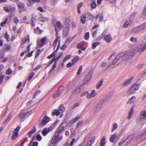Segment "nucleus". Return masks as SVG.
<instances>
[{"instance_id": "6ab92c4d", "label": "nucleus", "mask_w": 146, "mask_h": 146, "mask_svg": "<svg viewBox=\"0 0 146 146\" xmlns=\"http://www.w3.org/2000/svg\"><path fill=\"white\" fill-rule=\"evenodd\" d=\"M106 143V138L105 136H103L101 139L99 143L100 146H105Z\"/></svg>"}, {"instance_id": "a19ab883", "label": "nucleus", "mask_w": 146, "mask_h": 146, "mask_svg": "<svg viewBox=\"0 0 146 146\" xmlns=\"http://www.w3.org/2000/svg\"><path fill=\"white\" fill-rule=\"evenodd\" d=\"M58 109L59 110L63 112L65 110V108L62 105H60Z\"/></svg>"}, {"instance_id": "ea45409f", "label": "nucleus", "mask_w": 146, "mask_h": 146, "mask_svg": "<svg viewBox=\"0 0 146 146\" xmlns=\"http://www.w3.org/2000/svg\"><path fill=\"white\" fill-rule=\"evenodd\" d=\"M106 31H104L99 36L96 38L97 40H99L102 38L103 37L104 35L106 34Z\"/></svg>"}, {"instance_id": "79ce46f5", "label": "nucleus", "mask_w": 146, "mask_h": 146, "mask_svg": "<svg viewBox=\"0 0 146 146\" xmlns=\"http://www.w3.org/2000/svg\"><path fill=\"white\" fill-rule=\"evenodd\" d=\"M29 36H27V37L25 38H23L22 40V42L23 43H25V42H29Z\"/></svg>"}, {"instance_id": "5701e85b", "label": "nucleus", "mask_w": 146, "mask_h": 146, "mask_svg": "<svg viewBox=\"0 0 146 146\" xmlns=\"http://www.w3.org/2000/svg\"><path fill=\"white\" fill-rule=\"evenodd\" d=\"M117 135L115 134H114L111 135L110 139V141L112 143H114L115 140L117 138Z\"/></svg>"}, {"instance_id": "473e14b6", "label": "nucleus", "mask_w": 146, "mask_h": 146, "mask_svg": "<svg viewBox=\"0 0 146 146\" xmlns=\"http://www.w3.org/2000/svg\"><path fill=\"white\" fill-rule=\"evenodd\" d=\"M38 20L39 21L44 22L47 21L48 20V19L46 17H40Z\"/></svg>"}, {"instance_id": "a211bd4d", "label": "nucleus", "mask_w": 146, "mask_h": 146, "mask_svg": "<svg viewBox=\"0 0 146 146\" xmlns=\"http://www.w3.org/2000/svg\"><path fill=\"white\" fill-rule=\"evenodd\" d=\"M36 129L35 126H34L33 129L31 130L27 133V135L30 138H31L32 135L34 134L36 131Z\"/></svg>"}, {"instance_id": "de8ad7c7", "label": "nucleus", "mask_w": 146, "mask_h": 146, "mask_svg": "<svg viewBox=\"0 0 146 146\" xmlns=\"http://www.w3.org/2000/svg\"><path fill=\"white\" fill-rule=\"evenodd\" d=\"M60 90H58L57 92L53 95V97L55 98H56L59 96L60 95Z\"/></svg>"}, {"instance_id": "72a5a7b5", "label": "nucleus", "mask_w": 146, "mask_h": 146, "mask_svg": "<svg viewBox=\"0 0 146 146\" xmlns=\"http://www.w3.org/2000/svg\"><path fill=\"white\" fill-rule=\"evenodd\" d=\"M4 37L6 39L7 41L8 42L10 41V38H9V36L7 32L6 31L5 32V34L4 35Z\"/></svg>"}, {"instance_id": "dca6fc26", "label": "nucleus", "mask_w": 146, "mask_h": 146, "mask_svg": "<svg viewBox=\"0 0 146 146\" xmlns=\"http://www.w3.org/2000/svg\"><path fill=\"white\" fill-rule=\"evenodd\" d=\"M11 49V46L8 44H4L2 46V51L4 52L8 51L10 50Z\"/></svg>"}, {"instance_id": "09e8293b", "label": "nucleus", "mask_w": 146, "mask_h": 146, "mask_svg": "<svg viewBox=\"0 0 146 146\" xmlns=\"http://www.w3.org/2000/svg\"><path fill=\"white\" fill-rule=\"evenodd\" d=\"M84 42H81L78 44L77 46V48L78 49L80 48L83 45Z\"/></svg>"}, {"instance_id": "e433bc0d", "label": "nucleus", "mask_w": 146, "mask_h": 146, "mask_svg": "<svg viewBox=\"0 0 146 146\" xmlns=\"http://www.w3.org/2000/svg\"><path fill=\"white\" fill-rule=\"evenodd\" d=\"M103 81L101 80L100 82H98L96 86V88L97 89H99L102 86L103 83Z\"/></svg>"}, {"instance_id": "a878e982", "label": "nucleus", "mask_w": 146, "mask_h": 146, "mask_svg": "<svg viewBox=\"0 0 146 146\" xmlns=\"http://www.w3.org/2000/svg\"><path fill=\"white\" fill-rule=\"evenodd\" d=\"M134 112V110H133V108L132 107L131 109L130 110L128 115L127 116V118L128 119H130L131 117V116L133 113Z\"/></svg>"}, {"instance_id": "f257e3e1", "label": "nucleus", "mask_w": 146, "mask_h": 146, "mask_svg": "<svg viewBox=\"0 0 146 146\" xmlns=\"http://www.w3.org/2000/svg\"><path fill=\"white\" fill-rule=\"evenodd\" d=\"M128 47L130 49H132L135 52V51H137L142 53L146 50V44L145 43L144 44H141L137 46H136L135 44H129Z\"/></svg>"}, {"instance_id": "f704fd0d", "label": "nucleus", "mask_w": 146, "mask_h": 146, "mask_svg": "<svg viewBox=\"0 0 146 146\" xmlns=\"http://www.w3.org/2000/svg\"><path fill=\"white\" fill-rule=\"evenodd\" d=\"M60 114V112L57 110H53L52 113V115H56L58 116V115Z\"/></svg>"}, {"instance_id": "680f3d73", "label": "nucleus", "mask_w": 146, "mask_h": 146, "mask_svg": "<svg viewBox=\"0 0 146 146\" xmlns=\"http://www.w3.org/2000/svg\"><path fill=\"white\" fill-rule=\"evenodd\" d=\"M36 139L38 141H40L42 138V137L41 136L39 135L38 134V135L36 137Z\"/></svg>"}, {"instance_id": "1a4fd4ad", "label": "nucleus", "mask_w": 146, "mask_h": 146, "mask_svg": "<svg viewBox=\"0 0 146 146\" xmlns=\"http://www.w3.org/2000/svg\"><path fill=\"white\" fill-rule=\"evenodd\" d=\"M20 129V127L18 126L13 130V134L11 137L12 139L14 140L18 136V132Z\"/></svg>"}, {"instance_id": "0eeeda50", "label": "nucleus", "mask_w": 146, "mask_h": 146, "mask_svg": "<svg viewBox=\"0 0 146 146\" xmlns=\"http://www.w3.org/2000/svg\"><path fill=\"white\" fill-rule=\"evenodd\" d=\"M70 25L68 23L65 24L63 27V36L66 37L69 33Z\"/></svg>"}, {"instance_id": "c756f323", "label": "nucleus", "mask_w": 146, "mask_h": 146, "mask_svg": "<svg viewBox=\"0 0 146 146\" xmlns=\"http://www.w3.org/2000/svg\"><path fill=\"white\" fill-rule=\"evenodd\" d=\"M118 127V125L117 123H115L113 125L111 129V132H113V131L116 129Z\"/></svg>"}, {"instance_id": "a18cd8bd", "label": "nucleus", "mask_w": 146, "mask_h": 146, "mask_svg": "<svg viewBox=\"0 0 146 146\" xmlns=\"http://www.w3.org/2000/svg\"><path fill=\"white\" fill-rule=\"evenodd\" d=\"M33 0H28V2L27 3V6L29 7L31 6L33 4Z\"/></svg>"}, {"instance_id": "338daca9", "label": "nucleus", "mask_w": 146, "mask_h": 146, "mask_svg": "<svg viewBox=\"0 0 146 146\" xmlns=\"http://www.w3.org/2000/svg\"><path fill=\"white\" fill-rule=\"evenodd\" d=\"M89 36V32H87L86 33L84 37V38L86 40H88Z\"/></svg>"}, {"instance_id": "aec40b11", "label": "nucleus", "mask_w": 146, "mask_h": 146, "mask_svg": "<svg viewBox=\"0 0 146 146\" xmlns=\"http://www.w3.org/2000/svg\"><path fill=\"white\" fill-rule=\"evenodd\" d=\"M80 117V115H78L77 116H76L75 117L73 118L68 123L69 125H70L72 124L75 121L78 120L79 119Z\"/></svg>"}, {"instance_id": "774afa93", "label": "nucleus", "mask_w": 146, "mask_h": 146, "mask_svg": "<svg viewBox=\"0 0 146 146\" xmlns=\"http://www.w3.org/2000/svg\"><path fill=\"white\" fill-rule=\"evenodd\" d=\"M56 66V63H55L53 65L52 68L50 69V72H51L52 71L54 70Z\"/></svg>"}, {"instance_id": "2f4dec72", "label": "nucleus", "mask_w": 146, "mask_h": 146, "mask_svg": "<svg viewBox=\"0 0 146 146\" xmlns=\"http://www.w3.org/2000/svg\"><path fill=\"white\" fill-rule=\"evenodd\" d=\"M80 58V57L78 56H75L72 60V64H74Z\"/></svg>"}, {"instance_id": "6e6d98bb", "label": "nucleus", "mask_w": 146, "mask_h": 146, "mask_svg": "<svg viewBox=\"0 0 146 146\" xmlns=\"http://www.w3.org/2000/svg\"><path fill=\"white\" fill-rule=\"evenodd\" d=\"M14 23L17 25L19 23V21L17 17H15L14 18Z\"/></svg>"}, {"instance_id": "39448f33", "label": "nucleus", "mask_w": 146, "mask_h": 146, "mask_svg": "<svg viewBox=\"0 0 146 146\" xmlns=\"http://www.w3.org/2000/svg\"><path fill=\"white\" fill-rule=\"evenodd\" d=\"M55 31L56 32V38L55 39V40L54 41L53 44V46H54V48H55V47L56 46L57 43L58 42V44L57 46V48L56 50H55V51L57 52V51L59 49L60 46V37L58 36V33H57V29L56 28L55 29Z\"/></svg>"}, {"instance_id": "052dcab7", "label": "nucleus", "mask_w": 146, "mask_h": 146, "mask_svg": "<svg viewBox=\"0 0 146 146\" xmlns=\"http://www.w3.org/2000/svg\"><path fill=\"white\" fill-rule=\"evenodd\" d=\"M82 66H80V67H79V69L78 70V71L77 72V74H80L81 73V72H82Z\"/></svg>"}, {"instance_id": "20e7f679", "label": "nucleus", "mask_w": 146, "mask_h": 146, "mask_svg": "<svg viewBox=\"0 0 146 146\" xmlns=\"http://www.w3.org/2000/svg\"><path fill=\"white\" fill-rule=\"evenodd\" d=\"M146 118V109L141 111L136 119V121L141 123H143Z\"/></svg>"}, {"instance_id": "f8f14e48", "label": "nucleus", "mask_w": 146, "mask_h": 146, "mask_svg": "<svg viewBox=\"0 0 146 146\" xmlns=\"http://www.w3.org/2000/svg\"><path fill=\"white\" fill-rule=\"evenodd\" d=\"M134 77L133 76L132 77L130 78L124 82H123L121 84V85L123 86H127L129 85L132 81V80L134 78Z\"/></svg>"}, {"instance_id": "9d476101", "label": "nucleus", "mask_w": 146, "mask_h": 146, "mask_svg": "<svg viewBox=\"0 0 146 146\" xmlns=\"http://www.w3.org/2000/svg\"><path fill=\"white\" fill-rule=\"evenodd\" d=\"M17 5L19 7L18 11L19 13H21L26 11L25 8V5L21 2H19L17 3Z\"/></svg>"}, {"instance_id": "f03ea898", "label": "nucleus", "mask_w": 146, "mask_h": 146, "mask_svg": "<svg viewBox=\"0 0 146 146\" xmlns=\"http://www.w3.org/2000/svg\"><path fill=\"white\" fill-rule=\"evenodd\" d=\"M119 54H122L121 57H123V59L125 61H129L131 59L134 57L135 53L133 51L132 49H130L124 53H121Z\"/></svg>"}, {"instance_id": "c85d7f7f", "label": "nucleus", "mask_w": 146, "mask_h": 146, "mask_svg": "<svg viewBox=\"0 0 146 146\" xmlns=\"http://www.w3.org/2000/svg\"><path fill=\"white\" fill-rule=\"evenodd\" d=\"M56 25L60 30H61L63 28L62 25L60 21H56Z\"/></svg>"}, {"instance_id": "412c9836", "label": "nucleus", "mask_w": 146, "mask_h": 146, "mask_svg": "<svg viewBox=\"0 0 146 146\" xmlns=\"http://www.w3.org/2000/svg\"><path fill=\"white\" fill-rule=\"evenodd\" d=\"M112 37L110 34H108L105 36L104 40L107 42H109L111 40Z\"/></svg>"}, {"instance_id": "9b49d317", "label": "nucleus", "mask_w": 146, "mask_h": 146, "mask_svg": "<svg viewBox=\"0 0 146 146\" xmlns=\"http://www.w3.org/2000/svg\"><path fill=\"white\" fill-rule=\"evenodd\" d=\"M122 54H119L117 55L113 60L112 61V62L111 64H110V65H114L117 62L118 60L120 58L122 57Z\"/></svg>"}, {"instance_id": "e2e57ef3", "label": "nucleus", "mask_w": 146, "mask_h": 146, "mask_svg": "<svg viewBox=\"0 0 146 146\" xmlns=\"http://www.w3.org/2000/svg\"><path fill=\"white\" fill-rule=\"evenodd\" d=\"M37 10L41 12H45V10L43 9L42 7H38Z\"/></svg>"}, {"instance_id": "4be33fe9", "label": "nucleus", "mask_w": 146, "mask_h": 146, "mask_svg": "<svg viewBox=\"0 0 146 146\" xmlns=\"http://www.w3.org/2000/svg\"><path fill=\"white\" fill-rule=\"evenodd\" d=\"M136 98V97L135 96H132V97L129 99L128 102H127V104H130L133 103L135 101Z\"/></svg>"}, {"instance_id": "603ef678", "label": "nucleus", "mask_w": 146, "mask_h": 146, "mask_svg": "<svg viewBox=\"0 0 146 146\" xmlns=\"http://www.w3.org/2000/svg\"><path fill=\"white\" fill-rule=\"evenodd\" d=\"M96 139L95 136L93 137L92 138L88 141L92 145L94 143Z\"/></svg>"}, {"instance_id": "69168bd1", "label": "nucleus", "mask_w": 146, "mask_h": 146, "mask_svg": "<svg viewBox=\"0 0 146 146\" xmlns=\"http://www.w3.org/2000/svg\"><path fill=\"white\" fill-rule=\"evenodd\" d=\"M83 123L82 121H80L77 123L76 128H78Z\"/></svg>"}, {"instance_id": "13d9d810", "label": "nucleus", "mask_w": 146, "mask_h": 146, "mask_svg": "<svg viewBox=\"0 0 146 146\" xmlns=\"http://www.w3.org/2000/svg\"><path fill=\"white\" fill-rule=\"evenodd\" d=\"M8 19L7 18H6L5 21H3V22H2L1 23V26L2 27L4 26L7 23V21Z\"/></svg>"}, {"instance_id": "5fc2aeb1", "label": "nucleus", "mask_w": 146, "mask_h": 146, "mask_svg": "<svg viewBox=\"0 0 146 146\" xmlns=\"http://www.w3.org/2000/svg\"><path fill=\"white\" fill-rule=\"evenodd\" d=\"M56 52V51H54L50 55L48 56L47 58L49 59H50L53 56H55V53Z\"/></svg>"}, {"instance_id": "4c0bfd02", "label": "nucleus", "mask_w": 146, "mask_h": 146, "mask_svg": "<svg viewBox=\"0 0 146 146\" xmlns=\"http://www.w3.org/2000/svg\"><path fill=\"white\" fill-rule=\"evenodd\" d=\"M90 6L93 9H95L97 6L96 4L95 1H94L90 4Z\"/></svg>"}, {"instance_id": "37998d69", "label": "nucleus", "mask_w": 146, "mask_h": 146, "mask_svg": "<svg viewBox=\"0 0 146 146\" xmlns=\"http://www.w3.org/2000/svg\"><path fill=\"white\" fill-rule=\"evenodd\" d=\"M34 74L35 73L34 72H32L28 76V78L27 79V80L28 81H29L31 80L34 75Z\"/></svg>"}, {"instance_id": "c03bdc74", "label": "nucleus", "mask_w": 146, "mask_h": 146, "mask_svg": "<svg viewBox=\"0 0 146 146\" xmlns=\"http://www.w3.org/2000/svg\"><path fill=\"white\" fill-rule=\"evenodd\" d=\"M8 58L7 57H3L1 56V62L2 63H4L6 62Z\"/></svg>"}, {"instance_id": "ddd939ff", "label": "nucleus", "mask_w": 146, "mask_h": 146, "mask_svg": "<svg viewBox=\"0 0 146 146\" xmlns=\"http://www.w3.org/2000/svg\"><path fill=\"white\" fill-rule=\"evenodd\" d=\"M47 36H45L42 38L40 40V46H42L47 43ZM38 41H39V40H38Z\"/></svg>"}, {"instance_id": "f3484780", "label": "nucleus", "mask_w": 146, "mask_h": 146, "mask_svg": "<svg viewBox=\"0 0 146 146\" xmlns=\"http://www.w3.org/2000/svg\"><path fill=\"white\" fill-rule=\"evenodd\" d=\"M91 78V76L90 74H87L85 76L84 79V81L83 83L84 84H87L90 81Z\"/></svg>"}, {"instance_id": "8fccbe9b", "label": "nucleus", "mask_w": 146, "mask_h": 146, "mask_svg": "<svg viewBox=\"0 0 146 146\" xmlns=\"http://www.w3.org/2000/svg\"><path fill=\"white\" fill-rule=\"evenodd\" d=\"M43 50H42L41 49H38L37 50L36 55L35 56V58H37L38 56L39 55V54L40 53L42 52Z\"/></svg>"}, {"instance_id": "c9c22d12", "label": "nucleus", "mask_w": 146, "mask_h": 146, "mask_svg": "<svg viewBox=\"0 0 146 146\" xmlns=\"http://www.w3.org/2000/svg\"><path fill=\"white\" fill-rule=\"evenodd\" d=\"M100 44V43L99 42H97L93 43L92 44V48L93 49H95L97 46L99 45Z\"/></svg>"}, {"instance_id": "0e129e2a", "label": "nucleus", "mask_w": 146, "mask_h": 146, "mask_svg": "<svg viewBox=\"0 0 146 146\" xmlns=\"http://www.w3.org/2000/svg\"><path fill=\"white\" fill-rule=\"evenodd\" d=\"M12 70L11 69L9 68L6 71V74H10L12 73Z\"/></svg>"}, {"instance_id": "bb28decb", "label": "nucleus", "mask_w": 146, "mask_h": 146, "mask_svg": "<svg viewBox=\"0 0 146 146\" xmlns=\"http://www.w3.org/2000/svg\"><path fill=\"white\" fill-rule=\"evenodd\" d=\"M58 136H56V135H55V133H54V136H53V137H52V140H51V142H50L51 144H53L54 143H56V139L57 138V137H58Z\"/></svg>"}, {"instance_id": "423d86ee", "label": "nucleus", "mask_w": 146, "mask_h": 146, "mask_svg": "<svg viewBox=\"0 0 146 146\" xmlns=\"http://www.w3.org/2000/svg\"><path fill=\"white\" fill-rule=\"evenodd\" d=\"M139 88V85L137 84H134L128 90L127 93L129 94H133L134 93L135 91L138 90Z\"/></svg>"}, {"instance_id": "864d4df0", "label": "nucleus", "mask_w": 146, "mask_h": 146, "mask_svg": "<svg viewBox=\"0 0 146 146\" xmlns=\"http://www.w3.org/2000/svg\"><path fill=\"white\" fill-rule=\"evenodd\" d=\"M130 40L131 41L133 42L134 43H136L137 42V39L136 38L132 37L130 38Z\"/></svg>"}, {"instance_id": "6e6552de", "label": "nucleus", "mask_w": 146, "mask_h": 146, "mask_svg": "<svg viewBox=\"0 0 146 146\" xmlns=\"http://www.w3.org/2000/svg\"><path fill=\"white\" fill-rule=\"evenodd\" d=\"M145 29H146V23L135 28L133 30V33H136Z\"/></svg>"}, {"instance_id": "58836bf2", "label": "nucleus", "mask_w": 146, "mask_h": 146, "mask_svg": "<svg viewBox=\"0 0 146 146\" xmlns=\"http://www.w3.org/2000/svg\"><path fill=\"white\" fill-rule=\"evenodd\" d=\"M63 54V53L62 52H61L59 56H58V57H57L56 58H53L54 60V61L56 62L62 56Z\"/></svg>"}, {"instance_id": "7ed1b4c3", "label": "nucleus", "mask_w": 146, "mask_h": 146, "mask_svg": "<svg viewBox=\"0 0 146 146\" xmlns=\"http://www.w3.org/2000/svg\"><path fill=\"white\" fill-rule=\"evenodd\" d=\"M106 102V100L104 98L101 99L100 100L97 104L93 107V111L95 113L98 112L102 109Z\"/></svg>"}, {"instance_id": "3c124183", "label": "nucleus", "mask_w": 146, "mask_h": 146, "mask_svg": "<svg viewBox=\"0 0 146 146\" xmlns=\"http://www.w3.org/2000/svg\"><path fill=\"white\" fill-rule=\"evenodd\" d=\"M41 92L40 90H38L37 91H36L33 95V98L34 99L35 98L36 96L39 94Z\"/></svg>"}, {"instance_id": "2eb2a0df", "label": "nucleus", "mask_w": 146, "mask_h": 146, "mask_svg": "<svg viewBox=\"0 0 146 146\" xmlns=\"http://www.w3.org/2000/svg\"><path fill=\"white\" fill-rule=\"evenodd\" d=\"M64 129V127L62 125H60L55 133V135L59 136L60 133Z\"/></svg>"}, {"instance_id": "49530a36", "label": "nucleus", "mask_w": 146, "mask_h": 146, "mask_svg": "<svg viewBox=\"0 0 146 146\" xmlns=\"http://www.w3.org/2000/svg\"><path fill=\"white\" fill-rule=\"evenodd\" d=\"M9 13H10L11 11L12 12H14L15 10V8L13 6H9Z\"/></svg>"}, {"instance_id": "393cba45", "label": "nucleus", "mask_w": 146, "mask_h": 146, "mask_svg": "<svg viewBox=\"0 0 146 146\" xmlns=\"http://www.w3.org/2000/svg\"><path fill=\"white\" fill-rule=\"evenodd\" d=\"M49 132V128H46L44 129L42 132V135L44 136H46L47 133Z\"/></svg>"}, {"instance_id": "cd10ccee", "label": "nucleus", "mask_w": 146, "mask_h": 146, "mask_svg": "<svg viewBox=\"0 0 146 146\" xmlns=\"http://www.w3.org/2000/svg\"><path fill=\"white\" fill-rule=\"evenodd\" d=\"M81 21L83 24L85 23L86 21V16L85 15H83L81 17Z\"/></svg>"}, {"instance_id": "4468645a", "label": "nucleus", "mask_w": 146, "mask_h": 146, "mask_svg": "<svg viewBox=\"0 0 146 146\" xmlns=\"http://www.w3.org/2000/svg\"><path fill=\"white\" fill-rule=\"evenodd\" d=\"M50 120V118L46 115H45L41 121V122L39 124V125H45Z\"/></svg>"}, {"instance_id": "bf43d9fd", "label": "nucleus", "mask_w": 146, "mask_h": 146, "mask_svg": "<svg viewBox=\"0 0 146 146\" xmlns=\"http://www.w3.org/2000/svg\"><path fill=\"white\" fill-rule=\"evenodd\" d=\"M71 56L70 55H66L64 59L63 62H64L66 60L70 59L71 57Z\"/></svg>"}, {"instance_id": "4d7b16f0", "label": "nucleus", "mask_w": 146, "mask_h": 146, "mask_svg": "<svg viewBox=\"0 0 146 146\" xmlns=\"http://www.w3.org/2000/svg\"><path fill=\"white\" fill-rule=\"evenodd\" d=\"M3 8L5 11L8 13H9V6L8 7L4 6L3 7Z\"/></svg>"}, {"instance_id": "b1692460", "label": "nucleus", "mask_w": 146, "mask_h": 146, "mask_svg": "<svg viewBox=\"0 0 146 146\" xmlns=\"http://www.w3.org/2000/svg\"><path fill=\"white\" fill-rule=\"evenodd\" d=\"M80 89L79 86H77L75 88L73 89L72 90V93L73 94H78L80 92Z\"/></svg>"}, {"instance_id": "7c9ffc66", "label": "nucleus", "mask_w": 146, "mask_h": 146, "mask_svg": "<svg viewBox=\"0 0 146 146\" xmlns=\"http://www.w3.org/2000/svg\"><path fill=\"white\" fill-rule=\"evenodd\" d=\"M131 21H126L124 24L123 27L124 28H127L131 24Z\"/></svg>"}]
</instances>
